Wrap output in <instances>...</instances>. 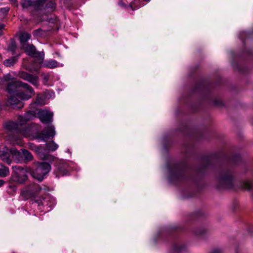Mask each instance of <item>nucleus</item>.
I'll return each mask as SVG.
<instances>
[{"label":"nucleus","instance_id":"obj_1","mask_svg":"<svg viewBox=\"0 0 253 253\" xmlns=\"http://www.w3.org/2000/svg\"><path fill=\"white\" fill-rule=\"evenodd\" d=\"M1 81L7 83V90L10 93L14 92L17 88L20 87L26 89V92L20 90L18 91L17 96L22 100H28L31 97V95L34 93V90L30 85L12 78L9 74L4 75L1 79Z\"/></svg>","mask_w":253,"mask_h":253},{"label":"nucleus","instance_id":"obj_2","mask_svg":"<svg viewBox=\"0 0 253 253\" xmlns=\"http://www.w3.org/2000/svg\"><path fill=\"white\" fill-rule=\"evenodd\" d=\"M34 117L32 113L27 112L24 116H20L17 119V123L13 122H6L4 126L5 128L10 131H15L16 133L20 134L24 136H27V134L23 130L21 129L22 126L26 124V123L32 119Z\"/></svg>","mask_w":253,"mask_h":253},{"label":"nucleus","instance_id":"obj_3","mask_svg":"<svg viewBox=\"0 0 253 253\" xmlns=\"http://www.w3.org/2000/svg\"><path fill=\"white\" fill-rule=\"evenodd\" d=\"M51 169V166L47 163H39L36 168L32 173V176L41 181L44 177L49 172Z\"/></svg>","mask_w":253,"mask_h":253},{"label":"nucleus","instance_id":"obj_4","mask_svg":"<svg viewBox=\"0 0 253 253\" xmlns=\"http://www.w3.org/2000/svg\"><path fill=\"white\" fill-rule=\"evenodd\" d=\"M56 134L55 128L53 126H50L45 128L41 133L38 134L36 138L41 140L45 141L50 137H53Z\"/></svg>","mask_w":253,"mask_h":253},{"label":"nucleus","instance_id":"obj_5","mask_svg":"<svg viewBox=\"0 0 253 253\" xmlns=\"http://www.w3.org/2000/svg\"><path fill=\"white\" fill-rule=\"evenodd\" d=\"M46 0H37L32 1L31 0H22L21 5L23 8L34 7L36 9H40L43 7V4Z\"/></svg>","mask_w":253,"mask_h":253},{"label":"nucleus","instance_id":"obj_6","mask_svg":"<svg viewBox=\"0 0 253 253\" xmlns=\"http://www.w3.org/2000/svg\"><path fill=\"white\" fill-rule=\"evenodd\" d=\"M68 172V165L66 162H62L57 164L54 170V173L57 177L67 175Z\"/></svg>","mask_w":253,"mask_h":253},{"label":"nucleus","instance_id":"obj_7","mask_svg":"<svg viewBox=\"0 0 253 253\" xmlns=\"http://www.w3.org/2000/svg\"><path fill=\"white\" fill-rule=\"evenodd\" d=\"M22 46L28 55L34 57H39L40 59H42L43 58V53L37 52L36 48L33 45L23 44Z\"/></svg>","mask_w":253,"mask_h":253},{"label":"nucleus","instance_id":"obj_8","mask_svg":"<svg viewBox=\"0 0 253 253\" xmlns=\"http://www.w3.org/2000/svg\"><path fill=\"white\" fill-rule=\"evenodd\" d=\"M19 76L20 78L29 82L35 86H38L39 84V77L37 76L22 71L19 72Z\"/></svg>","mask_w":253,"mask_h":253},{"label":"nucleus","instance_id":"obj_9","mask_svg":"<svg viewBox=\"0 0 253 253\" xmlns=\"http://www.w3.org/2000/svg\"><path fill=\"white\" fill-rule=\"evenodd\" d=\"M30 148L35 151L39 157L42 160H47L49 159V155H48L46 150L42 147L37 146L34 144L30 143L29 144Z\"/></svg>","mask_w":253,"mask_h":253},{"label":"nucleus","instance_id":"obj_10","mask_svg":"<svg viewBox=\"0 0 253 253\" xmlns=\"http://www.w3.org/2000/svg\"><path fill=\"white\" fill-rule=\"evenodd\" d=\"M41 121L45 124H48L52 121L53 114L47 110H40L38 113Z\"/></svg>","mask_w":253,"mask_h":253},{"label":"nucleus","instance_id":"obj_11","mask_svg":"<svg viewBox=\"0 0 253 253\" xmlns=\"http://www.w3.org/2000/svg\"><path fill=\"white\" fill-rule=\"evenodd\" d=\"M7 102L9 104L13 106L14 108H21L24 106V103L21 102L17 96V93L15 95H12L8 99Z\"/></svg>","mask_w":253,"mask_h":253},{"label":"nucleus","instance_id":"obj_12","mask_svg":"<svg viewBox=\"0 0 253 253\" xmlns=\"http://www.w3.org/2000/svg\"><path fill=\"white\" fill-rule=\"evenodd\" d=\"M219 182L225 188H229L232 182V176L231 173H228L221 176L219 179Z\"/></svg>","mask_w":253,"mask_h":253},{"label":"nucleus","instance_id":"obj_13","mask_svg":"<svg viewBox=\"0 0 253 253\" xmlns=\"http://www.w3.org/2000/svg\"><path fill=\"white\" fill-rule=\"evenodd\" d=\"M43 67H47L48 68H54L59 66V63L55 60L50 59L48 61H46L42 65Z\"/></svg>","mask_w":253,"mask_h":253},{"label":"nucleus","instance_id":"obj_14","mask_svg":"<svg viewBox=\"0 0 253 253\" xmlns=\"http://www.w3.org/2000/svg\"><path fill=\"white\" fill-rule=\"evenodd\" d=\"M31 38V35L27 33H22L20 36V42L22 45L26 44V42Z\"/></svg>","mask_w":253,"mask_h":253},{"label":"nucleus","instance_id":"obj_15","mask_svg":"<svg viewBox=\"0 0 253 253\" xmlns=\"http://www.w3.org/2000/svg\"><path fill=\"white\" fill-rule=\"evenodd\" d=\"M16 61V58L15 57H12L10 58L5 60L3 62V64L6 67H11L14 65Z\"/></svg>","mask_w":253,"mask_h":253},{"label":"nucleus","instance_id":"obj_16","mask_svg":"<svg viewBox=\"0 0 253 253\" xmlns=\"http://www.w3.org/2000/svg\"><path fill=\"white\" fill-rule=\"evenodd\" d=\"M0 157L1 159L5 162V163H7L8 164H10L11 163V160L10 159V156L8 153L7 152H3L0 155Z\"/></svg>","mask_w":253,"mask_h":253},{"label":"nucleus","instance_id":"obj_17","mask_svg":"<svg viewBox=\"0 0 253 253\" xmlns=\"http://www.w3.org/2000/svg\"><path fill=\"white\" fill-rule=\"evenodd\" d=\"M127 3L129 4V6L131 7L132 10H135L137 8H139V7L143 6L145 4L142 3L140 4L139 5H136L137 4L138 1L137 0H134L133 2H130L129 0H126Z\"/></svg>","mask_w":253,"mask_h":253},{"label":"nucleus","instance_id":"obj_18","mask_svg":"<svg viewBox=\"0 0 253 253\" xmlns=\"http://www.w3.org/2000/svg\"><path fill=\"white\" fill-rule=\"evenodd\" d=\"M46 145L49 151H54L58 148V145L55 143L53 141L49 142L46 143Z\"/></svg>","mask_w":253,"mask_h":253},{"label":"nucleus","instance_id":"obj_19","mask_svg":"<svg viewBox=\"0 0 253 253\" xmlns=\"http://www.w3.org/2000/svg\"><path fill=\"white\" fill-rule=\"evenodd\" d=\"M10 152L11 154L12 155L13 159L19 161L20 158L21 157V153L18 151L15 148H11L10 150Z\"/></svg>","mask_w":253,"mask_h":253},{"label":"nucleus","instance_id":"obj_20","mask_svg":"<svg viewBox=\"0 0 253 253\" xmlns=\"http://www.w3.org/2000/svg\"><path fill=\"white\" fill-rule=\"evenodd\" d=\"M9 173V170L8 168L2 166L0 168V177H4L7 176Z\"/></svg>","mask_w":253,"mask_h":253},{"label":"nucleus","instance_id":"obj_21","mask_svg":"<svg viewBox=\"0 0 253 253\" xmlns=\"http://www.w3.org/2000/svg\"><path fill=\"white\" fill-rule=\"evenodd\" d=\"M242 187L246 190H251L253 193V186L250 181H245L243 182Z\"/></svg>","mask_w":253,"mask_h":253},{"label":"nucleus","instance_id":"obj_22","mask_svg":"<svg viewBox=\"0 0 253 253\" xmlns=\"http://www.w3.org/2000/svg\"><path fill=\"white\" fill-rule=\"evenodd\" d=\"M22 154L27 161H30L33 159V156L31 153L26 150H22Z\"/></svg>","mask_w":253,"mask_h":253},{"label":"nucleus","instance_id":"obj_23","mask_svg":"<svg viewBox=\"0 0 253 253\" xmlns=\"http://www.w3.org/2000/svg\"><path fill=\"white\" fill-rule=\"evenodd\" d=\"M16 49V46L14 43H11V45L8 47V50L12 51L13 53L15 52Z\"/></svg>","mask_w":253,"mask_h":253},{"label":"nucleus","instance_id":"obj_24","mask_svg":"<svg viewBox=\"0 0 253 253\" xmlns=\"http://www.w3.org/2000/svg\"><path fill=\"white\" fill-rule=\"evenodd\" d=\"M35 204H37V205L38 206H41L42 205L44 204V199H42V200H40V201H39V200L35 201Z\"/></svg>","mask_w":253,"mask_h":253},{"label":"nucleus","instance_id":"obj_25","mask_svg":"<svg viewBox=\"0 0 253 253\" xmlns=\"http://www.w3.org/2000/svg\"><path fill=\"white\" fill-rule=\"evenodd\" d=\"M46 6L48 8H54L55 7V3L53 1H50V4L47 5Z\"/></svg>","mask_w":253,"mask_h":253},{"label":"nucleus","instance_id":"obj_26","mask_svg":"<svg viewBox=\"0 0 253 253\" xmlns=\"http://www.w3.org/2000/svg\"><path fill=\"white\" fill-rule=\"evenodd\" d=\"M119 4L124 6H126L127 5V4L123 0L119 2Z\"/></svg>","mask_w":253,"mask_h":253},{"label":"nucleus","instance_id":"obj_27","mask_svg":"<svg viewBox=\"0 0 253 253\" xmlns=\"http://www.w3.org/2000/svg\"><path fill=\"white\" fill-rule=\"evenodd\" d=\"M4 27V25L2 23H0V30L3 29Z\"/></svg>","mask_w":253,"mask_h":253},{"label":"nucleus","instance_id":"obj_28","mask_svg":"<svg viewBox=\"0 0 253 253\" xmlns=\"http://www.w3.org/2000/svg\"><path fill=\"white\" fill-rule=\"evenodd\" d=\"M48 93L49 94V96L51 97L52 96L54 95V93L53 92H48Z\"/></svg>","mask_w":253,"mask_h":253},{"label":"nucleus","instance_id":"obj_29","mask_svg":"<svg viewBox=\"0 0 253 253\" xmlns=\"http://www.w3.org/2000/svg\"><path fill=\"white\" fill-rule=\"evenodd\" d=\"M4 183V182L2 180L0 179V187L2 186Z\"/></svg>","mask_w":253,"mask_h":253},{"label":"nucleus","instance_id":"obj_30","mask_svg":"<svg viewBox=\"0 0 253 253\" xmlns=\"http://www.w3.org/2000/svg\"><path fill=\"white\" fill-rule=\"evenodd\" d=\"M36 103L38 104H41V102L39 101V97H37Z\"/></svg>","mask_w":253,"mask_h":253},{"label":"nucleus","instance_id":"obj_31","mask_svg":"<svg viewBox=\"0 0 253 253\" xmlns=\"http://www.w3.org/2000/svg\"><path fill=\"white\" fill-rule=\"evenodd\" d=\"M44 80H45L46 81H48V75H47L46 76H45V77H44Z\"/></svg>","mask_w":253,"mask_h":253},{"label":"nucleus","instance_id":"obj_32","mask_svg":"<svg viewBox=\"0 0 253 253\" xmlns=\"http://www.w3.org/2000/svg\"><path fill=\"white\" fill-rule=\"evenodd\" d=\"M218 253V251L217 250H215V251H213L212 253Z\"/></svg>","mask_w":253,"mask_h":253},{"label":"nucleus","instance_id":"obj_33","mask_svg":"<svg viewBox=\"0 0 253 253\" xmlns=\"http://www.w3.org/2000/svg\"><path fill=\"white\" fill-rule=\"evenodd\" d=\"M10 1H12L13 3H17L16 0H10Z\"/></svg>","mask_w":253,"mask_h":253},{"label":"nucleus","instance_id":"obj_34","mask_svg":"<svg viewBox=\"0 0 253 253\" xmlns=\"http://www.w3.org/2000/svg\"><path fill=\"white\" fill-rule=\"evenodd\" d=\"M13 169H17L16 167H13Z\"/></svg>","mask_w":253,"mask_h":253},{"label":"nucleus","instance_id":"obj_35","mask_svg":"<svg viewBox=\"0 0 253 253\" xmlns=\"http://www.w3.org/2000/svg\"><path fill=\"white\" fill-rule=\"evenodd\" d=\"M1 59H2L1 56V55H0V60H1Z\"/></svg>","mask_w":253,"mask_h":253},{"label":"nucleus","instance_id":"obj_36","mask_svg":"<svg viewBox=\"0 0 253 253\" xmlns=\"http://www.w3.org/2000/svg\"><path fill=\"white\" fill-rule=\"evenodd\" d=\"M14 143L18 144V142H15Z\"/></svg>","mask_w":253,"mask_h":253},{"label":"nucleus","instance_id":"obj_37","mask_svg":"<svg viewBox=\"0 0 253 253\" xmlns=\"http://www.w3.org/2000/svg\"><path fill=\"white\" fill-rule=\"evenodd\" d=\"M1 34H1V32H0V36H1Z\"/></svg>","mask_w":253,"mask_h":253}]
</instances>
